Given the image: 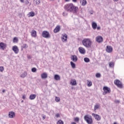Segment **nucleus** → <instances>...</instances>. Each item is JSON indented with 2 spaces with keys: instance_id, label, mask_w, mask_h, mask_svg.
<instances>
[{
  "instance_id": "f257e3e1",
  "label": "nucleus",
  "mask_w": 124,
  "mask_h": 124,
  "mask_svg": "<svg viewBox=\"0 0 124 124\" xmlns=\"http://www.w3.org/2000/svg\"><path fill=\"white\" fill-rule=\"evenodd\" d=\"M64 9L66 11H67V12H72V13H77V12H78V7L73 5L72 3L65 5Z\"/></svg>"
},
{
  "instance_id": "f03ea898",
  "label": "nucleus",
  "mask_w": 124,
  "mask_h": 124,
  "mask_svg": "<svg viewBox=\"0 0 124 124\" xmlns=\"http://www.w3.org/2000/svg\"><path fill=\"white\" fill-rule=\"evenodd\" d=\"M82 45L86 48H91L92 46V41L90 39H84L82 41Z\"/></svg>"
},
{
  "instance_id": "7ed1b4c3",
  "label": "nucleus",
  "mask_w": 124,
  "mask_h": 124,
  "mask_svg": "<svg viewBox=\"0 0 124 124\" xmlns=\"http://www.w3.org/2000/svg\"><path fill=\"white\" fill-rule=\"evenodd\" d=\"M85 121L88 124H93V119H92L91 116H89L88 115H85L84 117Z\"/></svg>"
},
{
  "instance_id": "20e7f679",
  "label": "nucleus",
  "mask_w": 124,
  "mask_h": 124,
  "mask_svg": "<svg viewBox=\"0 0 124 124\" xmlns=\"http://www.w3.org/2000/svg\"><path fill=\"white\" fill-rule=\"evenodd\" d=\"M103 89L104 91L103 93V94H104V95H105V94H107V93H111V89L108 87L104 86Z\"/></svg>"
},
{
  "instance_id": "39448f33",
  "label": "nucleus",
  "mask_w": 124,
  "mask_h": 124,
  "mask_svg": "<svg viewBox=\"0 0 124 124\" xmlns=\"http://www.w3.org/2000/svg\"><path fill=\"white\" fill-rule=\"evenodd\" d=\"M42 35L43 37H44L45 38H50L51 37L49 32L46 31H44L42 32Z\"/></svg>"
},
{
  "instance_id": "423d86ee",
  "label": "nucleus",
  "mask_w": 124,
  "mask_h": 124,
  "mask_svg": "<svg viewBox=\"0 0 124 124\" xmlns=\"http://www.w3.org/2000/svg\"><path fill=\"white\" fill-rule=\"evenodd\" d=\"M114 84L118 87V88H120L122 89L123 88V84L121 82V81L119 79H116L114 80Z\"/></svg>"
},
{
  "instance_id": "0eeeda50",
  "label": "nucleus",
  "mask_w": 124,
  "mask_h": 124,
  "mask_svg": "<svg viewBox=\"0 0 124 124\" xmlns=\"http://www.w3.org/2000/svg\"><path fill=\"white\" fill-rule=\"evenodd\" d=\"M92 116L94 117L97 121H100V120H101V117H100L98 114L93 113Z\"/></svg>"
},
{
  "instance_id": "6e6552de",
  "label": "nucleus",
  "mask_w": 124,
  "mask_h": 124,
  "mask_svg": "<svg viewBox=\"0 0 124 124\" xmlns=\"http://www.w3.org/2000/svg\"><path fill=\"white\" fill-rule=\"evenodd\" d=\"M12 50L15 54H18V53H19V49L18 48V46H13Z\"/></svg>"
},
{
  "instance_id": "1a4fd4ad",
  "label": "nucleus",
  "mask_w": 124,
  "mask_h": 124,
  "mask_svg": "<svg viewBox=\"0 0 124 124\" xmlns=\"http://www.w3.org/2000/svg\"><path fill=\"white\" fill-rule=\"evenodd\" d=\"M106 50L108 53H112V51H113V48L111 46H108L106 47Z\"/></svg>"
},
{
  "instance_id": "9d476101",
  "label": "nucleus",
  "mask_w": 124,
  "mask_h": 124,
  "mask_svg": "<svg viewBox=\"0 0 124 124\" xmlns=\"http://www.w3.org/2000/svg\"><path fill=\"white\" fill-rule=\"evenodd\" d=\"M71 61H73L74 62H76L78 61V57L76 55H71Z\"/></svg>"
},
{
  "instance_id": "9b49d317",
  "label": "nucleus",
  "mask_w": 124,
  "mask_h": 124,
  "mask_svg": "<svg viewBox=\"0 0 124 124\" xmlns=\"http://www.w3.org/2000/svg\"><path fill=\"white\" fill-rule=\"evenodd\" d=\"M96 41L99 43H101L103 41V38L100 36H98L96 38Z\"/></svg>"
},
{
  "instance_id": "f8f14e48",
  "label": "nucleus",
  "mask_w": 124,
  "mask_h": 124,
  "mask_svg": "<svg viewBox=\"0 0 124 124\" xmlns=\"http://www.w3.org/2000/svg\"><path fill=\"white\" fill-rule=\"evenodd\" d=\"M9 118H10L11 119H13L14 117H15V112L13 111H10L9 112Z\"/></svg>"
},
{
  "instance_id": "ddd939ff",
  "label": "nucleus",
  "mask_w": 124,
  "mask_h": 124,
  "mask_svg": "<svg viewBox=\"0 0 124 124\" xmlns=\"http://www.w3.org/2000/svg\"><path fill=\"white\" fill-rule=\"evenodd\" d=\"M79 52L80 53V54H84L85 53H86V50H85V48L80 47L78 48Z\"/></svg>"
},
{
  "instance_id": "4468645a",
  "label": "nucleus",
  "mask_w": 124,
  "mask_h": 124,
  "mask_svg": "<svg viewBox=\"0 0 124 124\" xmlns=\"http://www.w3.org/2000/svg\"><path fill=\"white\" fill-rule=\"evenodd\" d=\"M5 47H6V44L2 42L0 43V49H2V50H4L5 49Z\"/></svg>"
},
{
  "instance_id": "2eb2a0df",
  "label": "nucleus",
  "mask_w": 124,
  "mask_h": 124,
  "mask_svg": "<svg viewBox=\"0 0 124 124\" xmlns=\"http://www.w3.org/2000/svg\"><path fill=\"white\" fill-rule=\"evenodd\" d=\"M61 31V27L60 26H57V27L54 30V32L55 33H57V32H59Z\"/></svg>"
},
{
  "instance_id": "dca6fc26",
  "label": "nucleus",
  "mask_w": 124,
  "mask_h": 124,
  "mask_svg": "<svg viewBox=\"0 0 124 124\" xmlns=\"http://www.w3.org/2000/svg\"><path fill=\"white\" fill-rule=\"evenodd\" d=\"M70 85L72 86H76L77 85V82L76 79H72L70 81Z\"/></svg>"
},
{
  "instance_id": "f3484780",
  "label": "nucleus",
  "mask_w": 124,
  "mask_h": 124,
  "mask_svg": "<svg viewBox=\"0 0 124 124\" xmlns=\"http://www.w3.org/2000/svg\"><path fill=\"white\" fill-rule=\"evenodd\" d=\"M35 97H36V94H31L29 96V99L31 100H33V99H34L35 98Z\"/></svg>"
},
{
  "instance_id": "a211bd4d",
  "label": "nucleus",
  "mask_w": 124,
  "mask_h": 124,
  "mask_svg": "<svg viewBox=\"0 0 124 124\" xmlns=\"http://www.w3.org/2000/svg\"><path fill=\"white\" fill-rule=\"evenodd\" d=\"M92 28L93 30H96V28H97V24L94 22H93L92 23Z\"/></svg>"
},
{
  "instance_id": "6ab92c4d",
  "label": "nucleus",
  "mask_w": 124,
  "mask_h": 124,
  "mask_svg": "<svg viewBox=\"0 0 124 124\" xmlns=\"http://www.w3.org/2000/svg\"><path fill=\"white\" fill-rule=\"evenodd\" d=\"M42 79H46L48 77V75L46 73H43L41 75Z\"/></svg>"
},
{
  "instance_id": "aec40b11",
  "label": "nucleus",
  "mask_w": 124,
  "mask_h": 124,
  "mask_svg": "<svg viewBox=\"0 0 124 124\" xmlns=\"http://www.w3.org/2000/svg\"><path fill=\"white\" fill-rule=\"evenodd\" d=\"M54 79L56 81H59V80H61V77L58 74L55 75Z\"/></svg>"
},
{
  "instance_id": "412c9836",
  "label": "nucleus",
  "mask_w": 124,
  "mask_h": 124,
  "mask_svg": "<svg viewBox=\"0 0 124 124\" xmlns=\"http://www.w3.org/2000/svg\"><path fill=\"white\" fill-rule=\"evenodd\" d=\"M31 35L33 37H35L36 36V31L34 30H32L31 32Z\"/></svg>"
},
{
  "instance_id": "4be33fe9",
  "label": "nucleus",
  "mask_w": 124,
  "mask_h": 124,
  "mask_svg": "<svg viewBox=\"0 0 124 124\" xmlns=\"http://www.w3.org/2000/svg\"><path fill=\"white\" fill-rule=\"evenodd\" d=\"M70 64L72 68L74 69L76 68V64H75V63L71 61L70 62Z\"/></svg>"
},
{
  "instance_id": "5701e85b",
  "label": "nucleus",
  "mask_w": 124,
  "mask_h": 124,
  "mask_svg": "<svg viewBox=\"0 0 124 124\" xmlns=\"http://www.w3.org/2000/svg\"><path fill=\"white\" fill-rule=\"evenodd\" d=\"M27 75H28V73H27V72H24L22 74L20 75V77L21 78H25V77H26Z\"/></svg>"
},
{
  "instance_id": "b1692460",
  "label": "nucleus",
  "mask_w": 124,
  "mask_h": 124,
  "mask_svg": "<svg viewBox=\"0 0 124 124\" xmlns=\"http://www.w3.org/2000/svg\"><path fill=\"white\" fill-rule=\"evenodd\" d=\"M92 85H93V83L92 82V81L87 80L88 87H92Z\"/></svg>"
},
{
  "instance_id": "393cba45",
  "label": "nucleus",
  "mask_w": 124,
  "mask_h": 124,
  "mask_svg": "<svg viewBox=\"0 0 124 124\" xmlns=\"http://www.w3.org/2000/svg\"><path fill=\"white\" fill-rule=\"evenodd\" d=\"M29 15L30 17H33L34 16V15H35V14H34V12H31L29 13Z\"/></svg>"
},
{
  "instance_id": "a878e982",
  "label": "nucleus",
  "mask_w": 124,
  "mask_h": 124,
  "mask_svg": "<svg viewBox=\"0 0 124 124\" xmlns=\"http://www.w3.org/2000/svg\"><path fill=\"white\" fill-rule=\"evenodd\" d=\"M84 61L85 62H90V59L88 57H85L84 58Z\"/></svg>"
},
{
  "instance_id": "bb28decb",
  "label": "nucleus",
  "mask_w": 124,
  "mask_h": 124,
  "mask_svg": "<svg viewBox=\"0 0 124 124\" xmlns=\"http://www.w3.org/2000/svg\"><path fill=\"white\" fill-rule=\"evenodd\" d=\"M62 39H64V41H66L67 40V34H64Z\"/></svg>"
},
{
  "instance_id": "cd10ccee",
  "label": "nucleus",
  "mask_w": 124,
  "mask_h": 124,
  "mask_svg": "<svg viewBox=\"0 0 124 124\" xmlns=\"http://www.w3.org/2000/svg\"><path fill=\"white\" fill-rule=\"evenodd\" d=\"M95 76H96V78H99L101 77V74H100V73H97L95 74Z\"/></svg>"
},
{
  "instance_id": "c85d7f7f",
  "label": "nucleus",
  "mask_w": 124,
  "mask_h": 124,
  "mask_svg": "<svg viewBox=\"0 0 124 124\" xmlns=\"http://www.w3.org/2000/svg\"><path fill=\"white\" fill-rule=\"evenodd\" d=\"M87 4V0H83L82 3V5L83 6H85Z\"/></svg>"
},
{
  "instance_id": "c756f323",
  "label": "nucleus",
  "mask_w": 124,
  "mask_h": 124,
  "mask_svg": "<svg viewBox=\"0 0 124 124\" xmlns=\"http://www.w3.org/2000/svg\"><path fill=\"white\" fill-rule=\"evenodd\" d=\"M55 101H56V102H60V101H61V99L60 98V97H58L57 96L55 97Z\"/></svg>"
},
{
  "instance_id": "7c9ffc66",
  "label": "nucleus",
  "mask_w": 124,
  "mask_h": 124,
  "mask_svg": "<svg viewBox=\"0 0 124 124\" xmlns=\"http://www.w3.org/2000/svg\"><path fill=\"white\" fill-rule=\"evenodd\" d=\"M22 48H23V49H27V48H28V46H27V44H24L23 46H22Z\"/></svg>"
},
{
  "instance_id": "2f4dec72",
  "label": "nucleus",
  "mask_w": 124,
  "mask_h": 124,
  "mask_svg": "<svg viewBox=\"0 0 124 124\" xmlns=\"http://www.w3.org/2000/svg\"><path fill=\"white\" fill-rule=\"evenodd\" d=\"M99 108V105H96L94 106V109L95 110L98 109Z\"/></svg>"
},
{
  "instance_id": "473e14b6",
  "label": "nucleus",
  "mask_w": 124,
  "mask_h": 124,
  "mask_svg": "<svg viewBox=\"0 0 124 124\" xmlns=\"http://www.w3.org/2000/svg\"><path fill=\"white\" fill-rule=\"evenodd\" d=\"M109 67H113L114 66V62H110L109 64Z\"/></svg>"
},
{
  "instance_id": "72a5a7b5",
  "label": "nucleus",
  "mask_w": 124,
  "mask_h": 124,
  "mask_svg": "<svg viewBox=\"0 0 124 124\" xmlns=\"http://www.w3.org/2000/svg\"><path fill=\"white\" fill-rule=\"evenodd\" d=\"M57 124H63V121H62L61 120H60L58 121Z\"/></svg>"
},
{
  "instance_id": "f704fd0d",
  "label": "nucleus",
  "mask_w": 124,
  "mask_h": 124,
  "mask_svg": "<svg viewBox=\"0 0 124 124\" xmlns=\"http://www.w3.org/2000/svg\"><path fill=\"white\" fill-rule=\"evenodd\" d=\"M3 70H4V68L3 66H0V72H3Z\"/></svg>"
},
{
  "instance_id": "c9c22d12",
  "label": "nucleus",
  "mask_w": 124,
  "mask_h": 124,
  "mask_svg": "<svg viewBox=\"0 0 124 124\" xmlns=\"http://www.w3.org/2000/svg\"><path fill=\"white\" fill-rule=\"evenodd\" d=\"M35 2H36V4L37 5L40 4L41 1L40 0H36Z\"/></svg>"
},
{
  "instance_id": "e433bc0d",
  "label": "nucleus",
  "mask_w": 124,
  "mask_h": 124,
  "mask_svg": "<svg viewBox=\"0 0 124 124\" xmlns=\"http://www.w3.org/2000/svg\"><path fill=\"white\" fill-rule=\"evenodd\" d=\"M37 69H36V68L35 67H33V68H32L31 69V72H35L36 71Z\"/></svg>"
},
{
  "instance_id": "4c0bfd02",
  "label": "nucleus",
  "mask_w": 124,
  "mask_h": 124,
  "mask_svg": "<svg viewBox=\"0 0 124 124\" xmlns=\"http://www.w3.org/2000/svg\"><path fill=\"white\" fill-rule=\"evenodd\" d=\"M74 121H75V122H77V123H78V122H79V118H78V117L75 118Z\"/></svg>"
},
{
  "instance_id": "58836bf2",
  "label": "nucleus",
  "mask_w": 124,
  "mask_h": 124,
  "mask_svg": "<svg viewBox=\"0 0 124 124\" xmlns=\"http://www.w3.org/2000/svg\"><path fill=\"white\" fill-rule=\"evenodd\" d=\"M14 42H17L18 41V39H17V37L14 38L13 39Z\"/></svg>"
},
{
  "instance_id": "ea45409f",
  "label": "nucleus",
  "mask_w": 124,
  "mask_h": 124,
  "mask_svg": "<svg viewBox=\"0 0 124 124\" xmlns=\"http://www.w3.org/2000/svg\"><path fill=\"white\" fill-rule=\"evenodd\" d=\"M30 3V2L29 1V0H26L25 1V4L28 5Z\"/></svg>"
},
{
  "instance_id": "a19ab883",
  "label": "nucleus",
  "mask_w": 124,
  "mask_h": 124,
  "mask_svg": "<svg viewBox=\"0 0 124 124\" xmlns=\"http://www.w3.org/2000/svg\"><path fill=\"white\" fill-rule=\"evenodd\" d=\"M115 103H120V101L119 100H116L115 101Z\"/></svg>"
},
{
  "instance_id": "79ce46f5",
  "label": "nucleus",
  "mask_w": 124,
  "mask_h": 124,
  "mask_svg": "<svg viewBox=\"0 0 124 124\" xmlns=\"http://www.w3.org/2000/svg\"><path fill=\"white\" fill-rule=\"evenodd\" d=\"M56 117H57V118L60 117V114L59 113H57L56 114Z\"/></svg>"
},
{
  "instance_id": "37998d69",
  "label": "nucleus",
  "mask_w": 124,
  "mask_h": 124,
  "mask_svg": "<svg viewBox=\"0 0 124 124\" xmlns=\"http://www.w3.org/2000/svg\"><path fill=\"white\" fill-rule=\"evenodd\" d=\"M97 31H99L100 30V26H97V28H96Z\"/></svg>"
},
{
  "instance_id": "c03bdc74",
  "label": "nucleus",
  "mask_w": 124,
  "mask_h": 124,
  "mask_svg": "<svg viewBox=\"0 0 124 124\" xmlns=\"http://www.w3.org/2000/svg\"><path fill=\"white\" fill-rule=\"evenodd\" d=\"M22 98H23V99H26V96H25V95H23L22 96Z\"/></svg>"
},
{
  "instance_id": "a18cd8bd",
  "label": "nucleus",
  "mask_w": 124,
  "mask_h": 124,
  "mask_svg": "<svg viewBox=\"0 0 124 124\" xmlns=\"http://www.w3.org/2000/svg\"><path fill=\"white\" fill-rule=\"evenodd\" d=\"M74 2H77V0H72Z\"/></svg>"
},
{
  "instance_id": "49530a36",
  "label": "nucleus",
  "mask_w": 124,
  "mask_h": 124,
  "mask_svg": "<svg viewBox=\"0 0 124 124\" xmlns=\"http://www.w3.org/2000/svg\"><path fill=\"white\" fill-rule=\"evenodd\" d=\"M71 124H76L75 122H71Z\"/></svg>"
},
{
  "instance_id": "de8ad7c7",
  "label": "nucleus",
  "mask_w": 124,
  "mask_h": 124,
  "mask_svg": "<svg viewBox=\"0 0 124 124\" xmlns=\"http://www.w3.org/2000/svg\"><path fill=\"white\" fill-rule=\"evenodd\" d=\"M63 16H66V14H65L64 13H63Z\"/></svg>"
},
{
  "instance_id": "09e8293b",
  "label": "nucleus",
  "mask_w": 124,
  "mask_h": 124,
  "mask_svg": "<svg viewBox=\"0 0 124 124\" xmlns=\"http://www.w3.org/2000/svg\"><path fill=\"white\" fill-rule=\"evenodd\" d=\"M46 118V116H43V120H45V119Z\"/></svg>"
},
{
  "instance_id": "8fccbe9b",
  "label": "nucleus",
  "mask_w": 124,
  "mask_h": 124,
  "mask_svg": "<svg viewBox=\"0 0 124 124\" xmlns=\"http://www.w3.org/2000/svg\"><path fill=\"white\" fill-rule=\"evenodd\" d=\"M20 1H21V2H24V0H20Z\"/></svg>"
},
{
  "instance_id": "3c124183",
  "label": "nucleus",
  "mask_w": 124,
  "mask_h": 124,
  "mask_svg": "<svg viewBox=\"0 0 124 124\" xmlns=\"http://www.w3.org/2000/svg\"><path fill=\"white\" fill-rule=\"evenodd\" d=\"M2 93H5V90H2Z\"/></svg>"
},
{
  "instance_id": "603ef678",
  "label": "nucleus",
  "mask_w": 124,
  "mask_h": 124,
  "mask_svg": "<svg viewBox=\"0 0 124 124\" xmlns=\"http://www.w3.org/2000/svg\"><path fill=\"white\" fill-rule=\"evenodd\" d=\"M70 0H65V1H69Z\"/></svg>"
},
{
  "instance_id": "864d4df0",
  "label": "nucleus",
  "mask_w": 124,
  "mask_h": 124,
  "mask_svg": "<svg viewBox=\"0 0 124 124\" xmlns=\"http://www.w3.org/2000/svg\"><path fill=\"white\" fill-rule=\"evenodd\" d=\"M114 0V1H118V0Z\"/></svg>"
},
{
  "instance_id": "5fc2aeb1",
  "label": "nucleus",
  "mask_w": 124,
  "mask_h": 124,
  "mask_svg": "<svg viewBox=\"0 0 124 124\" xmlns=\"http://www.w3.org/2000/svg\"><path fill=\"white\" fill-rule=\"evenodd\" d=\"M28 58L29 59H31V56H28Z\"/></svg>"
},
{
  "instance_id": "6e6d98bb",
  "label": "nucleus",
  "mask_w": 124,
  "mask_h": 124,
  "mask_svg": "<svg viewBox=\"0 0 124 124\" xmlns=\"http://www.w3.org/2000/svg\"><path fill=\"white\" fill-rule=\"evenodd\" d=\"M91 14H93V13H91Z\"/></svg>"
},
{
  "instance_id": "4d7b16f0",
  "label": "nucleus",
  "mask_w": 124,
  "mask_h": 124,
  "mask_svg": "<svg viewBox=\"0 0 124 124\" xmlns=\"http://www.w3.org/2000/svg\"><path fill=\"white\" fill-rule=\"evenodd\" d=\"M21 102H23V101H22Z\"/></svg>"
},
{
  "instance_id": "13d9d810",
  "label": "nucleus",
  "mask_w": 124,
  "mask_h": 124,
  "mask_svg": "<svg viewBox=\"0 0 124 124\" xmlns=\"http://www.w3.org/2000/svg\"><path fill=\"white\" fill-rule=\"evenodd\" d=\"M35 0H34V1Z\"/></svg>"
}]
</instances>
